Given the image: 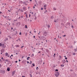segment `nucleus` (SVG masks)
I'll list each match as a JSON object with an SVG mask.
<instances>
[{"instance_id":"nucleus-32","label":"nucleus","mask_w":77,"mask_h":77,"mask_svg":"<svg viewBox=\"0 0 77 77\" xmlns=\"http://www.w3.org/2000/svg\"><path fill=\"white\" fill-rule=\"evenodd\" d=\"M55 71H58V69H56L55 70Z\"/></svg>"},{"instance_id":"nucleus-52","label":"nucleus","mask_w":77,"mask_h":77,"mask_svg":"<svg viewBox=\"0 0 77 77\" xmlns=\"http://www.w3.org/2000/svg\"><path fill=\"white\" fill-rule=\"evenodd\" d=\"M41 10H43V8H41Z\"/></svg>"},{"instance_id":"nucleus-62","label":"nucleus","mask_w":77,"mask_h":77,"mask_svg":"<svg viewBox=\"0 0 77 77\" xmlns=\"http://www.w3.org/2000/svg\"><path fill=\"white\" fill-rule=\"evenodd\" d=\"M30 2H32V0H30Z\"/></svg>"},{"instance_id":"nucleus-49","label":"nucleus","mask_w":77,"mask_h":77,"mask_svg":"<svg viewBox=\"0 0 77 77\" xmlns=\"http://www.w3.org/2000/svg\"><path fill=\"white\" fill-rule=\"evenodd\" d=\"M8 11L9 12H11L10 10H8Z\"/></svg>"},{"instance_id":"nucleus-7","label":"nucleus","mask_w":77,"mask_h":77,"mask_svg":"<svg viewBox=\"0 0 77 77\" xmlns=\"http://www.w3.org/2000/svg\"><path fill=\"white\" fill-rule=\"evenodd\" d=\"M65 62H66V60H64L63 61V63H65Z\"/></svg>"},{"instance_id":"nucleus-57","label":"nucleus","mask_w":77,"mask_h":77,"mask_svg":"<svg viewBox=\"0 0 77 77\" xmlns=\"http://www.w3.org/2000/svg\"><path fill=\"white\" fill-rule=\"evenodd\" d=\"M21 12H23V11L22 10H21Z\"/></svg>"},{"instance_id":"nucleus-10","label":"nucleus","mask_w":77,"mask_h":77,"mask_svg":"<svg viewBox=\"0 0 77 77\" xmlns=\"http://www.w3.org/2000/svg\"><path fill=\"white\" fill-rule=\"evenodd\" d=\"M15 71H13L12 72V75H14V74H15Z\"/></svg>"},{"instance_id":"nucleus-1","label":"nucleus","mask_w":77,"mask_h":77,"mask_svg":"<svg viewBox=\"0 0 77 77\" xmlns=\"http://www.w3.org/2000/svg\"><path fill=\"white\" fill-rule=\"evenodd\" d=\"M42 34L43 35L45 36H46L47 35V32L46 31L43 32H42Z\"/></svg>"},{"instance_id":"nucleus-25","label":"nucleus","mask_w":77,"mask_h":77,"mask_svg":"<svg viewBox=\"0 0 77 77\" xmlns=\"http://www.w3.org/2000/svg\"><path fill=\"white\" fill-rule=\"evenodd\" d=\"M50 25H48V28H49V27H50Z\"/></svg>"},{"instance_id":"nucleus-9","label":"nucleus","mask_w":77,"mask_h":77,"mask_svg":"<svg viewBox=\"0 0 77 77\" xmlns=\"http://www.w3.org/2000/svg\"><path fill=\"white\" fill-rule=\"evenodd\" d=\"M2 73L4 74H5V70L2 71Z\"/></svg>"},{"instance_id":"nucleus-6","label":"nucleus","mask_w":77,"mask_h":77,"mask_svg":"<svg viewBox=\"0 0 77 77\" xmlns=\"http://www.w3.org/2000/svg\"><path fill=\"white\" fill-rule=\"evenodd\" d=\"M69 24H70V23L67 22V23L66 24V25L68 26V25H69Z\"/></svg>"},{"instance_id":"nucleus-20","label":"nucleus","mask_w":77,"mask_h":77,"mask_svg":"<svg viewBox=\"0 0 77 77\" xmlns=\"http://www.w3.org/2000/svg\"><path fill=\"white\" fill-rule=\"evenodd\" d=\"M54 10L55 11H56V8L54 7Z\"/></svg>"},{"instance_id":"nucleus-15","label":"nucleus","mask_w":77,"mask_h":77,"mask_svg":"<svg viewBox=\"0 0 77 77\" xmlns=\"http://www.w3.org/2000/svg\"><path fill=\"white\" fill-rule=\"evenodd\" d=\"M17 31H16L15 33L14 34V35H17Z\"/></svg>"},{"instance_id":"nucleus-41","label":"nucleus","mask_w":77,"mask_h":77,"mask_svg":"<svg viewBox=\"0 0 77 77\" xmlns=\"http://www.w3.org/2000/svg\"><path fill=\"white\" fill-rule=\"evenodd\" d=\"M27 63H29V62L28 61H27Z\"/></svg>"},{"instance_id":"nucleus-55","label":"nucleus","mask_w":77,"mask_h":77,"mask_svg":"<svg viewBox=\"0 0 77 77\" xmlns=\"http://www.w3.org/2000/svg\"><path fill=\"white\" fill-rule=\"evenodd\" d=\"M16 63H17V62H18V61H15Z\"/></svg>"},{"instance_id":"nucleus-30","label":"nucleus","mask_w":77,"mask_h":77,"mask_svg":"<svg viewBox=\"0 0 77 77\" xmlns=\"http://www.w3.org/2000/svg\"><path fill=\"white\" fill-rule=\"evenodd\" d=\"M55 55H56V54H54V55H53L54 57H55Z\"/></svg>"},{"instance_id":"nucleus-21","label":"nucleus","mask_w":77,"mask_h":77,"mask_svg":"<svg viewBox=\"0 0 77 77\" xmlns=\"http://www.w3.org/2000/svg\"><path fill=\"white\" fill-rule=\"evenodd\" d=\"M5 62H8V59H6L5 60Z\"/></svg>"},{"instance_id":"nucleus-54","label":"nucleus","mask_w":77,"mask_h":77,"mask_svg":"<svg viewBox=\"0 0 77 77\" xmlns=\"http://www.w3.org/2000/svg\"><path fill=\"white\" fill-rule=\"evenodd\" d=\"M36 74H38V72H36Z\"/></svg>"},{"instance_id":"nucleus-47","label":"nucleus","mask_w":77,"mask_h":77,"mask_svg":"<svg viewBox=\"0 0 77 77\" xmlns=\"http://www.w3.org/2000/svg\"><path fill=\"white\" fill-rule=\"evenodd\" d=\"M70 71H72V69H70Z\"/></svg>"},{"instance_id":"nucleus-17","label":"nucleus","mask_w":77,"mask_h":77,"mask_svg":"<svg viewBox=\"0 0 77 77\" xmlns=\"http://www.w3.org/2000/svg\"><path fill=\"white\" fill-rule=\"evenodd\" d=\"M59 58L60 59H61V58H62V57L60 55H59Z\"/></svg>"},{"instance_id":"nucleus-22","label":"nucleus","mask_w":77,"mask_h":77,"mask_svg":"<svg viewBox=\"0 0 77 77\" xmlns=\"http://www.w3.org/2000/svg\"><path fill=\"white\" fill-rule=\"evenodd\" d=\"M25 28H27V25H25Z\"/></svg>"},{"instance_id":"nucleus-12","label":"nucleus","mask_w":77,"mask_h":77,"mask_svg":"<svg viewBox=\"0 0 77 77\" xmlns=\"http://www.w3.org/2000/svg\"><path fill=\"white\" fill-rule=\"evenodd\" d=\"M46 52H47L48 53L49 52V51H48V50L46 49Z\"/></svg>"},{"instance_id":"nucleus-31","label":"nucleus","mask_w":77,"mask_h":77,"mask_svg":"<svg viewBox=\"0 0 77 77\" xmlns=\"http://www.w3.org/2000/svg\"><path fill=\"white\" fill-rule=\"evenodd\" d=\"M38 37L39 38V39H40V38H41V37L40 36H38Z\"/></svg>"},{"instance_id":"nucleus-50","label":"nucleus","mask_w":77,"mask_h":77,"mask_svg":"<svg viewBox=\"0 0 77 77\" xmlns=\"http://www.w3.org/2000/svg\"><path fill=\"white\" fill-rule=\"evenodd\" d=\"M8 20H11V19H8Z\"/></svg>"},{"instance_id":"nucleus-18","label":"nucleus","mask_w":77,"mask_h":77,"mask_svg":"<svg viewBox=\"0 0 77 77\" xmlns=\"http://www.w3.org/2000/svg\"><path fill=\"white\" fill-rule=\"evenodd\" d=\"M16 47H19V45H16Z\"/></svg>"},{"instance_id":"nucleus-24","label":"nucleus","mask_w":77,"mask_h":77,"mask_svg":"<svg viewBox=\"0 0 77 77\" xmlns=\"http://www.w3.org/2000/svg\"><path fill=\"white\" fill-rule=\"evenodd\" d=\"M2 45V44L1 43H0V47H1Z\"/></svg>"},{"instance_id":"nucleus-8","label":"nucleus","mask_w":77,"mask_h":77,"mask_svg":"<svg viewBox=\"0 0 77 77\" xmlns=\"http://www.w3.org/2000/svg\"><path fill=\"white\" fill-rule=\"evenodd\" d=\"M7 70L8 71H10V68H8Z\"/></svg>"},{"instance_id":"nucleus-29","label":"nucleus","mask_w":77,"mask_h":77,"mask_svg":"<svg viewBox=\"0 0 77 77\" xmlns=\"http://www.w3.org/2000/svg\"><path fill=\"white\" fill-rule=\"evenodd\" d=\"M71 48H73V46H72L71 45V46H70Z\"/></svg>"},{"instance_id":"nucleus-37","label":"nucleus","mask_w":77,"mask_h":77,"mask_svg":"<svg viewBox=\"0 0 77 77\" xmlns=\"http://www.w3.org/2000/svg\"><path fill=\"white\" fill-rule=\"evenodd\" d=\"M73 54V55H75V53H74Z\"/></svg>"},{"instance_id":"nucleus-27","label":"nucleus","mask_w":77,"mask_h":77,"mask_svg":"<svg viewBox=\"0 0 77 77\" xmlns=\"http://www.w3.org/2000/svg\"><path fill=\"white\" fill-rule=\"evenodd\" d=\"M8 37H9V38L10 39H11V37L10 36H8Z\"/></svg>"},{"instance_id":"nucleus-46","label":"nucleus","mask_w":77,"mask_h":77,"mask_svg":"<svg viewBox=\"0 0 77 77\" xmlns=\"http://www.w3.org/2000/svg\"><path fill=\"white\" fill-rule=\"evenodd\" d=\"M65 59H66H66H67V57H66L65 58Z\"/></svg>"},{"instance_id":"nucleus-45","label":"nucleus","mask_w":77,"mask_h":77,"mask_svg":"<svg viewBox=\"0 0 77 77\" xmlns=\"http://www.w3.org/2000/svg\"><path fill=\"white\" fill-rule=\"evenodd\" d=\"M30 16H31L30 14H29V17H30Z\"/></svg>"},{"instance_id":"nucleus-63","label":"nucleus","mask_w":77,"mask_h":77,"mask_svg":"<svg viewBox=\"0 0 77 77\" xmlns=\"http://www.w3.org/2000/svg\"><path fill=\"white\" fill-rule=\"evenodd\" d=\"M20 61H21V60H19V61L20 62Z\"/></svg>"},{"instance_id":"nucleus-58","label":"nucleus","mask_w":77,"mask_h":77,"mask_svg":"<svg viewBox=\"0 0 77 77\" xmlns=\"http://www.w3.org/2000/svg\"><path fill=\"white\" fill-rule=\"evenodd\" d=\"M11 30H13V28L12 27V28H11Z\"/></svg>"},{"instance_id":"nucleus-13","label":"nucleus","mask_w":77,"mask_h":77,"mask_svg":"<svg viewBox=\"0 0 77 77\" xmlns=\"http://www.w3.org/2000/svg\"><path fill=\"white\" fill-rule=\"evenodd\" d=\"M29 59H30V57H28L27 58V60H29Z\"/></svg>"},{"instance_id":"nucleus-40","label":"nucleus","mask_w":77,"mask_h":77,"mask_svg":"<svg viewBox=\"0 0 77 77\" xmlns=\"http://www.w3.org/2000/svg\"><path fill=\"white\" fill-rule=\"evenodd\" d=\"M38 74L39 75H40V72H38Z\"/></svg>"},{"instance_id":"nucleus-2","label":"nucleus","mask_w":77,"mask_h":77,"mask_svg":"<svg viewBox=\"0 0 77 77\" xmlns=\"http://www.w3.org/2000/svg\"><path fill=\"white\" fill-rule=\"evenodd\" d=\"M59 72H57L55 74V75L56 77H59Z\"/></svg>"},{"instance_id":"nucleus-16","label":"nucleus","mask_w":77,"mask_h":77,"mask_svg":"<svg viewBox=\"0 0 77 77\" xmlns=\"http://www.w3.org/2000/svg\"><path fill=\"white\" fill-rule=\"evenodd\" d=\"M51 19H53V18H54V17H53V16H51Z\"/></svg>"},{"instance_id":"nucleus-23","label":"nucleus","mask_w":77,"mask_h":77,"mask_svg":"<svg viewBox=\"0 0 77 77\" xmlns=\"http://www.w3.org/2000/svg\"><path fill=\"white\" fill-rule=\"evenodd\" d=\"M20 2L22 4H23V2L21 1H20Z\"/></svg>"},{"instance_id":"nucleus-14","label":"nucleus","mask_w":77,"mask_h":77,"mask_svg":"<svg viewBox=\"0 0 77 77\" xmlns=\"http://www.w3.org/2000/svg\"><path fill=\"white\" fill-rule=\"evenodd\" d=\"M8 38H5V41H8Z\"/></svg>"},{"instance_id":"nucleus-60","label":"nucleus","mask_w":77,"mask_h":77,"mask_svg":"<svg viewBox=\"0 0 77 77\" xmlns=\"http://www.w3.org/2000/svg\"><path fill=\"white\" fill-rule=\"evenodd\" d=\"M38 67H36V69H38Z\"/></svg>"},{"instance_id":"nucleus-5","label":"nucleus","mask_w":77,"mask_h":77,"mask_svg":"<svg viewBox=\"0 0 77 77\" xmlns=\"http://www.w3.org/2000/svg\"><path fill=\"white\" fill-rule=\"evenodd\" d=\"M23 9L24 11H26V8L25 7H23Z\"/></svg>"},{"instance_id":"nucleus-42","label":"nucleus","mask_w":77,"mask_h":77,"mask_svg":"<svg viewBox=\"0 0 77 77\" xmlns=\"http://www.w3.org/2000/svg\"><path fill=\"white\" fill-rule=\"evenodd\" d=\"M53 67H54V68H55V67H56V66L54 65V66H53Z\"/></svg>"},{"instance_id":"nucleus-38","label":"nucleus","mask_w":77,"mask_h":77,"mask_svg":"<svg viewBox=\"0 0 77 77\" xmlns=\"http://www.w3.org/2000/svg\"><path fill=\"white\" fill-rule=\"evenodd\" d=\"M19 35H21V32H20V33H19Z\"/></svg>"},{"instance_id":"nucleus-4","label":"nucleus","mask_w":77,"mask_h":77,"mask_svg":"<svg viewBox=\"0 0 77 77\" xmlns=\"http://www.w3.org/2000/svg\"><path fill=\"white\" fill-rule=\"evenodd\" d=\"M16 24H17V25H18V26H20L21 25V23H20V22H17V23Z\"/></svg>"},{"instance_id":"nucleus-26","label":"nucleus","mask_w":77,"mask_h":77,"mask_svg":"<svg viewBox=\"0 0 77 77\" xmlns=\"http://www.w3.org/2000/svg\"><path fill=\"white\" fill-rule=\"evenodd\" d=\"M26 3H25V2H23V5H24V4H26Z\"/></svg>"},{"instance_id":"nucleus-64","label":"nucleus","mask_w":77,"mask_h":77,"mask_svg":"<svg viewBox=\"0 0 77 77\" xmlns=\"http://www.w3.org/2000/svg\"><path fill=\"white\" fill-rule=\"evenodd\" d=\"M29 64H30L31 65H32V63H29Z\"/></svg>"},{"instance_id":"nucleus-34","label":"nucleus","mask_w":77,"mask_h":77,"mask_svg":"<svg viewBox=\"0 0 77 77\" xmlns=\"http://www.w3.org/2000/svg\"><path fill=\"white\" fill-rule=\"evenodd\" d=\"M44 9H45V10H46V7H44Z\"/></svg>"},{"instance_id":"nucleus-39","label":"nucleus","mask_w":77,"mask_h":77,"mask_svg":"<svg viewBox=\"0 0 77 77\" xmlns=\"http://www.w3.org/2000/svg\"><path fill=\"white\" fill-rule=\"evenodd\" d=\"M2 60L3 61H5V59H3Z\"/></svg>"},{"instance_id":"nucleus-56","label":"nucleus","mask_w":77,"mask_h":77,"mask_svg":"<svg viewBox=\"0 0 77 77\" xmlns=\"http://www.w3.org/2000/svg\"><path fill=\"white\" fill-rule=\"evenodd\" d=\"M33 38H35V36H33Z\"/></svg>"},{"instance_id":"nucleus-35","label":"nucleus","mask_w":77,"mask_h":77,"mask_svg":"<svg viewBox=\"0 0 77 77\" xmlns=\"http://www.w3.org/2000/svg\"><path fill=\"white\" fill-rule=\"evenodd\" d=\"M23 47H24V46H22V47H21V48H23Z\"/></svg>"},{"instance_id":"nucleus-33","label":"nucleus","mask_w":77,"mask_h":77,"mask_svg":"<svg viewBox=\"0 0 77 77\" xmlns=\"http://www.w3.org/2000/svg\"><path fill=\"white\" fill-rule=\"evenodd\" d=\"M29 75H30V76H31V77H32V74H29Z\"/></svg>"},{"instance_id":"nucleus-19","label":"nucleus","mask_w":77,"mask_h":77,"mask_svg":"<svg viewBox=\"0 0 77 77\" xmlns=\"http://www.w3.org/2000/svg\"><path fill=\"white\" fill-rule=\"evenodd\" d=\"M61 67H63V66H64V65H61Z\"/></svg>"},{"instance_id":"nucleus-43","label":"nucleus","mask_w":77,"mask_h":77,"mask_svg":"<svg viewBox=\"0 0 77 77\" xmlns=\"http://www.w3.org/2000/svg\"><path fill=\"white\" fill-rule=\"evenodd\" d=\"M63 36L64 37H65V36H66V35H63Z\"/></svg>"},{"instance_id":"nucleus-44","label":"nucleus","mask_w":77,"mask_h":77,"mask_svg":"<svg viewBox=\"0 0 77 77\" xmlns=\"http://www.w3.org/2000/svg\"><path fill=\"white\" fill-rule=\"evenodd\" d=\"M73 27H74V26H73V25H72V26H71V27H72V28Z\"/></svg>"},{"instance_id":"nucleus-51","label":"nucleus","mask_w":77,"mask_h":77,"mask_svg":"<svg viewBox=\"0 0 77 77\" xmlns=\"http://www.w3.org/2000/svg\"><path fill=\"white\" fill-rule=\"evenodd\" d=\"M1 66H2V65H1V64H0V68H1Z\"/></svg>"},{"instance_id":"nucleus-48","label":"nucleus","mask_w":77,"mask_h":77,"mask_svg":"<svg viewBox=\"0 0 77 77\" xmlns=\"http://www.w3.org/2000/svg\"><path fill=\"white\" fill-rule=\"evenodd\" d=\"M54 22H56V23H57V21H56V20H54Z\"/></svg>"},{"instance_id":"nucleus-59","label":"nucleus","mask_w":77,"mask_h":77,"mask_svg":"<svg viewBox=\"0 0 77 77\" xmlns=\"http://www.w3.org/2000/svg\"><path fill=\"white\" fill-rule=\"evenodd\" d=\"M58 38H59V35H58Z\"/></svg>"},{"instance_id":"nucleus-61","label":"nucleus","mask_w":77,"mask_h":77,"mask_svg":"<svg viewBox=\"0 0 77 77\" xmlns=\"http://www.w3.org/2000/svg\"><path fill=\"white\" fill-rule=\"evenodd\" d=\"M41 53V52L40 51H39V52H38V53Z\"/></svg>"},{"instance_id":"nucleus-3","label":"nucleus","mask_w":77,"mask_h":77,"mask_svg":"<svg viewBox=\"0 0 77 77\" xmlns=\"http://www.w3.org/2000/svg\"><path fill=\"white\" fill-rule=\"evenodd\" d=\"M45 37L43 36H41L40 38V40H43V41H44V40H45Z\"/></svg>"},{"instance_id":"nucleus-53","label":"nucleus","mask_w":77,"mask_h":77,"mask_svg":"<svg viewBox=\"0 0 77 77\" xmlns=\"http://www.w3.org/2000/svg\"><path fill=\"white\" fill-rule=\"evenodd\" d=\"M35 20H36V17H35Z\"/></svg>"},{"instance_id":"nucleus-28","label":"nucleus","mask_w":77,"mask_h":77,"mask_svg":"<svg viewBox=\"0 0 77 77\" xmlns=\"http://www.w3.org/2000/svg\"><path fill=\"white\" fill-rule=\"evenodd\" d=\"M32 65L33 66H35V65L34 64V63H33V64H32Z\"/></svg>"},{"instance_id":"nucleus-11","label":"nucleus","mask_w":77,"mask_h":77,"mask_svg":"<svg viewBox=\"0 0 77 77\" xmlns=\"http://www.w3.org/2000/svg\"><path fill=\"white\" fill-rule=\"evenodd\" d=\"M9 54L8 53H5V56H8V55Z\"/></svg>"},{"instance_id":"nucleus-36","label":"nucleus","mask_w":77,"mask_h":77,"mask_svg":"<svg viewBox=\"0 0 77 77\" xmlns=\"http://www.w3.org/2000/svg\"><path fill=\"white\" fill-rule=\"evenodd\" d=\"M26 18H27V14L26 15Z\"/></svg>"}]
</instances>
